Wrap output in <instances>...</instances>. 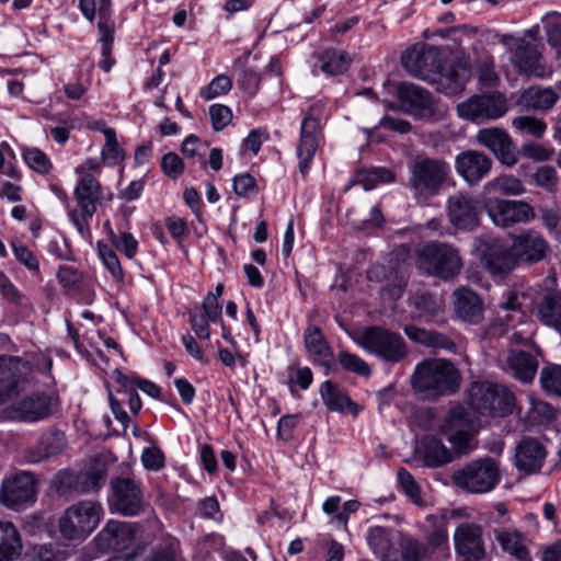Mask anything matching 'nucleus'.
<instances>
[{
  "label": "nucleus",
  "instance_id": "nucleus-1",
  "mask_svg": "<svg viewBox=\"0 0 561 561\" xmlns=\"http://www.w3.org/2000/svg\"><path fill=\"white\" fill-rule=\"evenodd\" d=\"M401 62L413 77L423 80L449 81L451 92L461 89L471 76L467 59H458L446 69L443 66L439 49L427 44H416L407 49L401 57Z\"/></svg>",
  "mask_w": 561,
  "mask_h": 561
},
{
  "label": "nucleus",
  "instance_id": "nucleus-2",
  "mask_svg": "<svg viewBox=\"0 0 561 561\" xmlns=\"http://www.w3.org/2000/svg\"><path fill=\"white\" fill-rule=\"evenodd\" d=\"M461 376L457 367L445 358H425L420 362L411 376V386L426 399H437L455 393Z\"/></svg>",
  "mask_w": 561,
  "mask_h": 561
},
{
  "label": "nucleus",
  "instance_id": "nucleus-3",
  "mask_svg": "<svg viewBox=\"0 0 561 561\" xmlns=\"http://www.w3.org/2000/svg\"><path fill=\"white\" fill-rule=\"evenodd\" d=\"M414 263L422 272L443 280L456 277L462 268L458 249L444 242H430L414 251Z\"/></svg>",
  "mask_w": 561,
  "mask_h": 561
},
{
  "label": "nucleus",
  "instance_id": "nucleus-4",
  "mask_svg": "<svg viewBox=\"0 0 561 561\" xmlns=\"http://www.w3.org/2000/svg\"><path fill=\"white\" fill-rule=\"evenodd\" d=\"M449 176L445 160L420 154L410 164L409 186L417 199H426L437 195Z\"/></svg>",
  "mask_w": 561,
  "mask_h": 561
},
{
  "label": "nucleus",
  "instance_id": "nucleus-5",
  "mask_svg": "<svg viewBox=\"0 0 561 561\" xmlns=\"http://www.w3.org/2000/svg\"><path fill=\"white\" fill-rule=\"evenodd\" d=\"M501 478L500 462L492 457L472 460L451 474L454 484L471 494L491 492Z\"/></svg>",
  "mask_w": 561,
  "mask_h": 561
},
{
  "label": "nucleus",
  "instance_id": "nucleus-6",
  "mask_svg": "<svg viewBox=\"0 0 561 561\" xmlns=\"http://www.w3.org/2000/svg\"><path fill=\"white\" fill-rule=\"evenodd\" d=\"M354 342L367 353L391 364L400 363L408 356L404 339L381 327L365 328L355 335Z\"/></svg>",
  "mask_w": 561,
  "mask_h": 561
},
{
  "label": "nucleus",
  "instance_id": "nucleus-7",
  "mask_svg": "<svg viewBox=\"0 0 561 561\" xmlns=\"http://www.w3.org/2000/svg\"><path fill=\"white\" fill-rule=\"evenodd\" d=\"M468 404L477 414L506 416L514 411L515 397L505 386L474 382L469 389Z\"/></svg>",
  "mask_w": 561,
  "mask_h": 561
},
{
  "label": "nucleus",
  "instance_id": "nucleus-8",
  "mask_svg": "<svg viewBox=\"0 0 561 561\" xmlns=\"http://www.w3.org/2000/svg\"><path fill=\"white\" fill-rule=\"evenodd\" d=\"M99 502L85 500L70 505L58 520L61 535L69 540H83L92 534L103 517Z\"/></svg>",
  "mask_w": 561,
  "mask_h": 561
},
{
  "label": "nucleus",
  "instance_id": "nucleus-9",
  "mask_svg": "<svg viewBox=\"0 0 561 561\" xmlns=\"http://www.w3.org/2000/svg\"><path fill=\"white\" fill-rule=\"evenodd\" d=\"M324 119V105L312 104L305 114L300 125V137L296 152L299 161V171L306 175L310 163L322 139V121Z\"/></svg>",
  "mask_w": 561,
  "mask_h": 561
},
{
  "label": "nucleus",
  "instance_id": "nucleus-10",
  "mask_svg": "<svg viewBox=\"0 0 561 561\" xmlns=\"http://www.w3.org/2000/svg\"><path fill=\"white\" fill-rule=\"evenodd\" d=\"M501 43L511 50V61L519 73L537 78L551 75V68L546 66L542 57V45L512 35H503Z\"/></svg>",
  "mask_w": 561,
  "mask_h": 561
},
{
  "label": "nucleus",
  "instance_id": "nucleus-11",
  "mask_svg": "<svg viewBox=\"0 0 561 561\" xmlns=\"http://www.w3.org/2000/svg\"><path fill=\"white\" fill-rule=\"evenodd\" d=\"M442 433L458 451H463L479 428V416L470 407L450 408L439 426Z\"/></svg>",
  "mask_w": 561,
  "mask_h": 561
},
{
  "label": "nucleus",
  "instance_id": "nucleus-12",
  "mask_svg": "<svg viewBox=\"0 0 561 561\" xmlns=\"http://www.w3.org/2000/svg\"><path fill=\"white\" fill-rule=\"evenodd\" d=\"M77 208L69 210V217L81 236L89 233V220L96 211V202L102 197L101 184L93 175L78 178L73 191Z\"/></svg>",
  "mask_w": 561,
  "mask_h": 561
},
{
  "label": "nucleus",
  "instance_id": "nucleus-13",
  "mask_svg": "<svg viewBox=\"0 0 561 561\" xmlns=\"http://www.w3.org/2000/svg\"><path fill=\"white\" fill-rule=\"evenodd\" d=\"M37 495V480L30 471H20L1 483L0 503L14 511L33 505Z\"/></svg>",
  "mask_w": 561,
  "mask_h": 561
},
{
  "label": "nucleus",
  "instance_id": "nucleus-14",
  "mask_svg": "<svg viewBox=\"0 0 561 561\" xmlns=\"http://www.w3.org/2000/svg\"><path fill=\"white\" fill-rule=\"evenodd\" d=\"M405 251H397L387 266L373 265L367 271V278L370 282H386L383 290L393 299H398L403 294L409 278V265L401 261Z\"/></svg>",
  "mask_w": 561,
  "mask_h": 561
},
{
  "label": "nucleus",
  "instance_id": "nucleus-15",
  "mask_svg": "<svg viewBox=\"0 0 561 561\" xmlns=\"http://www.w3.org/2000/svg\"><path fill=\"white\" fill-rule=\"evenodd\" d=\"M506 112V99L497 92L474 95L457 105L458 116L471 122L496 119Z\"/></svg>",
  "mask_w": 561,
  "mask_h": 561
},
{
  "label": "nucleus",
  "instance_id": "nucleus-16",
  "mask_svg": "<svg viewBox=\"0 0 561 561\" xmlns=\"http://www.w3.org/2000/svg\"><path fill=\"white\" fill-rule=\"evenodd\" d=\"M33 366L34 364L25 357L0 355V403L23 389Z\"/></svg>",
  "mask_w": 561,
  "mask_h": 561
},
{
  "label": "nucleus",
  "instance_id": "nucleus-17",
  "mask_svg": "<svg viewBox=\"0 0 561 561\" xmlns=\"http://www.w3.org/2000/svg\"><path fill=\"white\" fill-rule=\"evenodd\" d=\"M111 508L124 516L138 515L145 507L140 485L131 478H115L111 481Z\"/></svg>",
  "mask_w": 561,
  "mask_h": 561
},
{
  "label": "nucleus",
  "instance_id": "nucleus-18",
  "mask_svg": "<svg viewBox=\"0 0 561 561\" xmlns=\"http://www.w3.org/2000/svg\"><path fill=\"white\" fill-rule=\"evenodd\" d=\"M485 209L492 222L499 227L528 222L536 217L533 206L524 201L494 197L486 201Z\"/></svg>",
  "mask_w": 561,
  "mask_h": 561
},
{
  "label": "nucleus",
  "instance_id": "nucleus-19",
  "mask_svg": "<svg viewBox=\"0 0 561 561\" xmlns=\"http://www.w3.org/2000/svg\"><path fill=\"white\" fill-rule=\"evenodd\" d=\"M477 250L481 252L482 261L493 275H505L513 271L518 262L513 247H505L499 240L482 236L477 240Z\"/></svg>",
  "mask_w": 561,
  "mask_h": 561
},
{
  "label": "nucleus",
  "instance_id": "nucleus-20",
  "mask_svg": "<svg viewBox=\"0 0 561 561\" xmlns=\"http://www.w3.org/2000/svg\"><path fill=\"white\" fill-rule=\"evenodd\" d=\"M446 210L449 224L458 230L472 231L479 226V201L467 192L449 196Z\"/></svg>",
  "mask_w": 561,
  "mask_h": 561
},
{
  "label": "nucleus",
  "instance_id": "nucleus-21",
  "mask_svg": "<svg viewBox=\"0 0 561 561\" xmlns=\"http://www.w3.org/2000/svg\"><path fill=\"white\" fill-rule=\"evenodd\" d=\"M134 523L108 520L94 538L96 547L104 552L126 549L136 536Z\"/></svg>",
  "mask_w": 561,
  "mask_h": 561
},
{
  "label": "nucleus",
  "instance_id": "nucleus-22",
  "mask_svg": "<svg viewBox=\"0 0 561 561\" xmlns=\"http://www.w3.org/2000/svg\"><path fill=\"white\" fill-rule=\"evenodd\" d=\"M511 238L512 247L518 263H538L542 261L549 252L548 242L538 231L529 229L522 233L513 234Z\"/></svg>",
  "mask_w": 561,
  "mask_h": 561
},
{
  "label": "nucleus",
  "instance_id": "nucleus-23",
  "mask_svg": "<svg viewBox=\"0 0 561 561\" xmlns=\"http://www.w3.org/2000/svg\"><path fill=\"white\" fill-rule=\"evenodd\" d=\"M492 159L478 150H466L455 158V169L469 185L478 184L492 169Z\"/></svg>",
  "mask_w": 561,
  "mask_h": 561
},
{
  "label": "nucleus",
  "instance_id": "nucleus-24",
  "mask_svg": "<svg viewBox=\"0 0 561 561\" xmlns=\"http://www.w3.org/2000/svg\"><path fill=\"white\" fill-rule=\"evenodd\" d=\"M454 542L456 552L465 560H480L485 554L481 526L473 523H461L455 530Z\"/></svg>",
  "mask_w": 561,
  "mask_h": 561
},
{
  "label": "nucleus",
  "instance_id": "nucleus-25",
  "mask_svg": "<svg viewBox=\"0 0 561 561\" xmlns=\"http://www.w3.org/2000/svg\"><path fill=\"white\" fill-rule=\"evenodd\" d=\"M477 140L491 150L501 163L512 167L517 162L512 139L504 129L497 127L483 128L478 131Z\"/></svg>",
  "mask_w": 561,
  "mask_h": 561
},
{
  "label": "nucleus",
  "instance_id": "nucleus-26",
  "mask_svg": "<svg viewBox=\"0 0 561 561\" xmlns=\"http://www.w3.org/2000/svg\"><path fill=\"white\" fill-rule=\"evenodd\" d=\"M51 411V398L43 393H35L14 403L10 408V416L23 422H38L48 417Z\"/></svg>",
  "mask_w": 561,
  "mask_h": 561
},
{
  "label": "nucleus",
  "instance_id": "nucleus-27",
  "mask_svg": "<svg viewBox=\"0 0 561 561\" xmlns=\"http://www.w3.org/2000/svg\"><path fill=\"white\" fill-rule=\"evenodd\" d=\"M454 308L456 316L469 324H478L484 314L482 299L471 289L459 287L454 291Z\"/></svg>",
  "mask_w": 561,
  "mask_h": 561
},
{
  "label": "nucleus",
  "instance_id": "nucleus-28",
  "mask_svg": "<svg viewBox=\"0 0 561 561\" xmlns=\"http://www.w3.org/2000/svg\"><path fill=\"white\" fill-rule=\"evenodd\" d=\"M545 447L536 439L526 438L516 447L515 466L526 473L537 472L546 458Z\"/></svg>",
  "mask_w": 561,
  "mask_h": 561
},
{
  "label": "nucleus",
  "instance_id": "nucleus-29",
  "mask_svg": "<svg viewBox=\"0 0 561 561\" xmlns=\"http://www.w3.org/2000/svg\"><path fill=\"white\" fill-rule=\"evenodd\" d=\"M398 96L413 115L421 117L432 113V96L419 85L408 82L401 83L398 87Z\"/></svg>",
  "mask_w": 561,
  "mask_h": 561
},
{
  "label": "nucleus",
  "instance_id": "nucleus-30",
  "mask_svg": "<svg viewBox=\"0 0 561 561\" xmlns=\"http://www.w3.org/2000/svg\"><path fill=\"white\" fill-rule=\"evenodd\" d=\"M66 446L64 433L58 431H48L41 435L35 447L30 448L24 454V459L30 463H37L46 458L60 454Z\"/></svg>",
  "mask_w": 561,
  "mask_h": 561
},
{
  "label": "nucleus",
  "instance_id": "nucleus-31",
  "mask_svg": "<svg viewBox=\"0 0 561 561\" xmlns=\"http://www.w3.org/2000/svg\"><path fill=\"white\" fill-rule=\"evenodd\" d=\"M304 343L314 364L328 369L332 367L333 352L319 327H307L304 334Z\"/></svg>",
  "mask_w": 561,
  "mask_h": 561
},
{
  "label": "nucleus",
  "instance_id": "nucleus-32",
  "mask_svg": "<svg viewBox=\"0 0 561 561\" xmlns=\"http://www.w3.org/2000/svg\"><path fill=\"white\" fill-rule=\"evenodd\" d=\"M559 96L550 88L530 87L522 92L517 103L530 111H548L554 106Z\"/></svg>",
  "mask_w": 561,
  "mask_h": 561
},
{
  "label": "nucleus",
  "instance_id": "nucleus-33",
  "mask_svg": "<svg viewBox=\"0 0 561 561\" xmlns=\"http://www.w3.org/2000/svg\"><path fill=\"white\" fill-rule=\"evenodd\" d=\"M320 394L324 404L332 411L350 412L356 415L359 408L351 398L330 380L324 381L320 387Z\"/></svg>",
  "mask_w": 561,
  "mask_h": 561
},
{
  "label": "nucleus",
  "instance_id": "nucleus-34",
  "mask_svg": "<svg viewBox=\"0 0 561 561\" xmlns=\"http://www.w3.org/2000/svg\"><path fill=\"white\" fill-rule=\"evenodd\" d=\"M539 321L561 333V291L548 293L537 307Z\"/></svg>",
  "mask_w": 561,
  "mask_h": 561
},
{
  "label": "nucleus",
  "instance_id": "nucleus-35",
  "mask_svg": "<svg viewBox=\"0 0 561 561\" xmlns=\"http://www.w3.org/2000/svg\"><path fill=\"white\" fill-rule=\"evenodd\" d=\"M404 333L411 341L427 347L442 348L446 351L456 350L455 342L443 333L421 329L412 324L404 327Z\"/></svg>",
  "mask_w": 561,
  "mask_h": 561
},
{
  "label": "nucleus",
  "instance_id": "nucleus-36",
  "mask_svg": "<svg viewBox=\"0 0 561 561\" xmlns=\"http://www.w3.org/2000/svg\"><path fill=\"white\" fill-rule=\"evenodd\" d=\"M22 551V540L11 522H0V561H13Z\"/></svg>",
  "mask_w": 561,
  "mask_h": 561
},
{
  "label": "nucleus",
  "instance_id": "nucleus-37",
  "mask_svg": "<svg viewBox=\"0 0 561 561\" xmlns=\"http://www.w3.org/2000/svg\"><path fill=\"white\" fill-rule=\"evenodd\" d=\"M506 365L517 379L523 382H529L534 379L538 364L537 360L528 353L511 352L506 358Z\"/></svg>",
  "mask_w": 561,
  "mask_h": 561
},
{
  "label": "nucleus",
  "instance_id": "nucleus-38",
  "mask_svg": "<svg viewBox=\"0 0 561 561\" xmlns=\"http://www.w3.org/2000/svg\"><path fill=\"white\" fill-rule=\"evenodd\" d=\"M351 57L344 50L328 48L317 56V66L327 75L344 73L351 65Z\"/></svg>",
  "mask_w": 561,
  "mask_h": 561
},
{
  "label": "nucleus",
  "instance_id": "nucleus-39",
  "mask_svg": "<svg viewBox=\"0 0 561 561\" xmlns=\"http://www.w3.org/2000/svg\"><path fill=\"white\" fill-rule=\"evenodd\" d=\"M421 453L430 467H439L453 461V453L436 437L426 436L422 440Z\"/></svg>",
  "mask_w": 561,
  "mask_h": 561
},
{
  "label": "nucleus",
  "instance_id": "nucleus-40",
  "mask_svg": "<svg viewBox=\"0 0 561 561\" xmlns=\"http://www.w3.org/2000/svg\"><path fill=\"white\" fill-rule=\"evenodd\" d=\"M501 548L517 561H531L525 545V537L516 530H502L495 533Z\"/></svg>",
  "mask_w": 561,
  "mask_h": 561
},
{
  "label": "nucleus",
  "instance_id": "nucleus-41",
  "mask_svg": "<svg viewBox=\"0 0 561 561\" xmlns=\"http://www.w3.org/2000/svg\"><path fill=\"white\" fill-rule=\"evenodd\" d=\"M529 409L526 419L530 425L550 424L557 419V412L548 402L528 396Z\"/></svg>",
  "mask_w": 561,
  "mask_h": 561
},
{
  "label": "nucleus",
  "instance_id": "nucleus-42",
  "mask_svg": "<svg viewBox=\"0 0 561 561\" xmlns=\"http://www.w3.org/2000/svg\"><path fill=\"white\" fill-rule=\"evenodd\" d=\"M367 540L370 548L382 561H390L393 554V546L386 528L380 526L370 528L367 533Z\"/></svg>",
  "mask_w": 561,
  "mask_h": 561
},
{
  "label": "nucleus",
  "instance_id": "nucleus-43",
  "mask_svg": "<svg viewBox=\"0 0 561 561\" xmlns=\"http://www.w3.org/2000/svg\"><path fill=\"white\" fill-rule=\"evenodd\" d=\"M393 173L386 168L366 169L356 172L352 181L353 184L363 185L364 190L369 191L382 183L392 182Z\"/></svg>",
  "mask_w": 561,
  "mask_h": 561
},
{
  "label": "nucleus",
  "instance_id": "nucleus-44",
  "mask_svg": "<svg viewBox=\"0 0 561 561\" xmlns=\"http://www.w3.org/2000/svg\"><path fill=\"white\" fill-rule=\"evenodd\" d=\"M426 522L432 526V529L426 536L425 546L430 548L433 553L436 550L448 545L447 524L444 517L428 516Z\"/></svg>",
  "mask_w": 561,
  "mask_h": 561
},
{
  "label": "nucleus",
  "instance_id": "nucleus-45",
  "mask_svg": "<svg viewBox=\"0 0 561 561\" xmlns=\"http://www.w3.org/2000/svg\"><path fill=\"white\" fill-rule=\"evenodd\" d=\"M485 190L490 193H501L503 195L517 196L525 193V187L522 181L513 175H501L485 185Z\"/></svg>",
  "mask_w": 561,
  "mask_h": 561
},
{
  "label": "nucleus",
  "instance_id": "nucleus-46",
  "mask_svg": "<svg viewBox=\"0 0 561 561\" xmlns=\"http://www.w3.org/2000/svg\"><path fill=\"white\" fill-rule=\"evenodd\" d=\"M512 126L516 133L534 138H541L547 130V124L542 119L528 115L515 117Z\"/></svg>",
  "mask_w": 561,
  "mask_h": 561
},
{
  "label": "nucleus",
  "instance_id": "nucleus-47",
  "mask_svg": "<svg viewBox=\"0 0 561 561\" xmlns=\"http://www.w3.org/2000/svg\"><path fill=\"white\" fill-rule=\"evenodd\" d=\"M96 248L104 266L111 273L112 277L116 282L123 280V268L114 250L101 241L98 242Z\"/></svg>",
  "mask_w": 561,
  "mask_h": 561
},
{
  "label": "nucleus",
  "instance_id": "nucleus-48",
  "mask_svg": "<svg viewBox=\"0 0 561 561\" xmlns=\"http://www.w3.org/2000/svg\"><path fill=\"white\" fill-rule=\"evenodd\" d=\"M540 383L546 392L561 397V366L543 367L540 371Z\"/></svg>",
  "mask_w": 561,
  "mask_h": 561
},
{
  "label": "nucleus",
  "instance_id": "nucleus-49",
  "mask_svg": "<svg viewBox=\"0 0 561 561\" xmlns=\"http://www.w3.org/2000/svg\"><path fill=\"white\" fill-rule=\"evenodd\" d=\"M340 365L347 371L368 377L371 373L369 365L358 355L341 351L337 354Z\"/></svg>",
  "mask_w": 561,
  "mask_h": 561
},
{
  "label": "nucleus",
  "instance_id": "nucleus-50",
  "mask_svg": "<svg viewBox=\"0 0 561 561\" xmlns=\"http://www.w3.org/2000/svg\"><path fill=\"white\" fill-rule=\"evenodd\" d=\"M101 158L104 163L110 165H115L124 159V153L117 142L115 130H106L105 144L101 151Z\"/></svg>",
  "mask_w": 561,
  "mask_h": 561
},
{
  "label": "nucleus",
  "instance_id": "nucleus-51",
  "mask_svg": "<svg viewBox=\"0 0 561 561\" xmlns=\"http://www.w3.org/2000/svg\"><path fill=\"white\" fill-rule=\"evenodd\" d=\"M430 554L432 553L425 543L412 537L403 539L401 551L403 561H424Z\"/></svg>",
  "mask_w": 561,
  "mask_h": 561
},
{
  "label": "nucleus",
  "instance_id": "nucleus-52",
  "mask_svg": "<svg viewBox=\"0 0 561 561\" xmlns=\"http://www.w3.org/2000/svg\"><path fill=\"white\" fill-rule=\"evenodd\" d=\"M108 237L116 250L124 253L128 259H133L138 249V241L129 232L115 233L108 229Z\"/></svg>",
  "mask_w": 561,
  "mask_h": 561
},
{
  "label": "nucleus",
  "instance_id": "nucleus-53",
  "mask_svg": "<svg viewBox=\"0 0 561 561\" xmlns=\"http://www.w3.org/2000/svg\"><path fill=\"white\" fill-rule=\"evenodd\" d=\"M23 158L26 164L37 173H47L51 168L47 156L37 148H26L23 151Z\"/></svg>",
  "mask_w": 561,
  "mask_h": 561
},
{
  "label": "nucleus",
  "instance_id": "nucleus-54",
  "mask_svg": "<svg viewBox=\"0 0 561 561\" xmlns=\"http://www.w3.org/2000/svg\"><path fill=\"white\" fill-rule=\"evenodd\" d=\"M232 88L231 79L226 75L215 77L209 84L202 91V96L206 100H213L227 94Z\"/></svg>",
  "mask_w": 561,
  "mask_h": 561
},
{
  "label": "nucleus",
  "instance_id": "nucleus-55",
  "mask_svg": "<svg viewBox=\"0 0 561 561\" xmlns=\"http://www.w3.org/2000/svg\"><path fill=\"white\" fill-rule=\"evenodd\" d=\"M535 183L548 192H556L558 186L557 171L551 165L539 167L534 174Z\"/></svg>",
  "mask_w": 561,
  "mask_h": 561
},
{
  "label": "nucleus",
  "instance_id": "nucleus-56",
  "mask_svg": "<svg viewBox=\"0 0 561 561\" xmlns=\"http://www.w3.org/2000/svg\"><path fill=\"white\" fill-rule=\"evenodd\" d=\"M233 192L239 197H249L257 193V184L254 176L250 173H241L233 178Z\"/></svg>",
  "mask_w": 561,
  "mask_h": 561
},
{
  "label": "nucleus",
  "instance_id": "nucleus-57",
  "mask_svg": "<svg viewBox=\"0 0 561 561\" xmlns=\"http://www.w3.org/2000/svg\"><path fill=\"white\" fill-rule=\"evenodd\" d=\"M209 116L211 121L213 128L216 131L222 130L232 118L231 110L222 104H213L209 107Z\"/></svg>",
  "mask_w": 561,
  "mask_h": 561
},
{
  "label": "nucleus",
  "instance_id": "nucleus-58",
  "mask_svg": "<svg viewBox=\"0 0 561 561\" xmlns=\"http://www.w3.org/2000/svg\"><path fill=\"white\" fill-rule=\"evenodd\" d=\"M77 483L78 476L68 470L59 471L54 479L55 489L60 495H67L77 490Z\"/></svg>",
  "mask_w": 561,
  "mask_h": 561
},
{
  "label": "nucleus",
  "instance_id": "nucleus-59",
  "mask_svg": "<svg viewBox=\"0 0 561 561\" xmlns=\"http://www.w3.org/2000/svg\"><path fill=\"white\" fill-rule=\"evenodd\" d=\"M522 153L528 159L541 162L551 159L553 149L548 148L541 144L529 142L522 146Z\"/></svg>",
  "mask_w": 561,
  "mask_h": 561
},
{
  "label": "nucleus",
  "instance_id": "nucleus-60",
  "mask_svg": "<svg viewBox=\"0 0 561 561\" xmlns=\"http://www.w3.org/2000/svg\"><path fill=\"white\" fill-rule=\"evenodd\" d=\"M161 167L164 174L171 179H178L184 170L183 160L174 152H168L163 156Z\"/></svg>",
  "mask_w": 561,
  "mask_h": 561
},
{
  "label": "nucleus",
  "instance_id": "nucleus-61",
  "mask_svg": "<svg viewBox=\"0 0 561 561\" xmlns=\"http://www.w3.org/2000/svg\"><path fill=\"white\" fill-rule=\"evenodd\" d=\"M414 306L425 316H434L440 310V304L431 294H420L415 296Z\"/></svg>",
  "mask_w": 561,
  "mask_h": 561
},
{
  "label": "nucleus",
  "instance_id": "nucleus-62",
  "mask_svg": "<svg viewBox=\"0 0 561 561\" xmlns=\"http://www.w3.org/2000/svg\"><path fill=\"white\" fill-rule=\"evenodd\" d=\"M398 480L407 495L414 503H417L420 501V490L412 474L405 469L401 468L398 470Z\"/></svg>",
  "mask_w": 561,
  "mask_h": 561
},
{
  "label": "nucleus",
  "instance_id": "nucleus-63",
  "mask_svg": "<svg viewBox=\"0 0 561 561\" xmlns=\"http://www.w3.org/2000/svg\"><path fill=\"white\" fill-rule=\"evenodd\" d=\"M209 320L203 313L191 312L190 324L196 336L201 340L210 337Z\"/></svg>",
  "mask_w": 561,
  "mask_h": 561
},
{
  "label": "nucleus",
  "instance_id": "nucleus-64",
  "mask_svg": "<svg viewBox=\"0 0 561 561\" xmlns=\"http://www.w3.org/2000/svg\"><path fill=\"white\" fill-rule=\"evenodd\" d=\"M64 556L55 551L50 545H42L33 550L32 561H62Z\"/></svg>",
  "mask_w": 561,
  "mask_h": 561
}]
</instances>
